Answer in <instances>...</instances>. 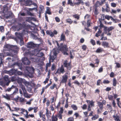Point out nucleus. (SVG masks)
I'll list each match as a JSON object with an SVG mask.
<instances>
[{"label": "nucleus", "mask_w": 121, "mask_h": 121, "mask_svg": "<svg viewBox=\"0 0 121 121\" xmlns=\"http://www.w3.org/2000/svg\"><path fill=\"white\" fill-rule=\"evenodd\" d=\"M55 42L57 44L58 49L60 51L63 52L64 54L68 55V54L67 52L68 51L69 49L67 45H63V43H61L59 45L57 41H56Z\"/></svg>", "instance_id": "nucleus-1"}, {"label": "nucleus", "mask_w": 121, "mask_h": 121, "mask_svg": "<svg viewBox=\"0 0 121 121\" xmlns=\"http://www.w3.org/2000/svg\"><path fill=\"white\" fill-rule=\"evenodd\" d=\"M29 55L30 56H35L40 57H43L44 56V54L42 52H38L37 50L36 49H34L33 50L29 52Z\"/></svg>", "instance_id": "nucleus-2"}, {"label": "nucleus", "mask_w": 121, "mask_h": 121, "mask_svg": "<svg viewBox=\"0 0 121 121\" xmlns=\"http://www.w3.org/2000/svg\"><path fill=\"white\" fill-rule=\"evenodd\" d=\"M12 90H14L13 93L10 95V96L12 98L14 97V95H16L18 90V88L16 86L12 85L10 88H8L6 90V91L10 92Z\"/></svg>", "instance_id": "nucleus-3"}, {"label": "nucleus", "mask_w": 121, "mask_h": 121, "mask_svg": "<svg viewBox=\"0 0 121 121\" xmlns=\"http://www.w3.org/2000/svg\"><path fill=\"white\" fill-rule=\"evenodd\" d=\"M10 75L14 74L16 76L21 75L22 73L21 71H18L17 69H12L8 71Z\"/></svg>", "instance_id": "nucleus-4"}, {"label": "nucleus", "mask_w": 121, "mask_h": 121, "mask_svg": "<svg viewBox=\"0 0 121 121\" xmlns=\"http://www.w3.org/2000/svg\"><path fill=\"white\" fill-rule=\"evenodd\" d=\"M98 1H97L96 3L94 5L93 10L94 11V13L96 18H97V15L98 14Z\"/></svg>", "instance_id": "nucleus-5"}, {"label": "nucleus", "mask_w": 121, "mask_h": 121, "mask_svg": "<svg viewBox=\"0 0 121 121\" xmlns=\"http://www.w3.org/2000/svg\"><path fill=\"white\" fill-rule=\"evenodd\" d=\"M16 37L14 38L15 40L17 42L19 40L23 39V34L22 33L16 32L15 33Z\"/></svg>", "instance_id": "nucleus-6"}, {"label": "nucleus", "mask_w": 121, "mask_h": 121, "mask_svg": "<svg viewBox=\"0 0 121 121\" xmlns=\"http://www.w3.org/2000/svg\"><path fill=\"white\" fill-rule=\"evenodd\" d=\"M20 87L23 91V95L25 97L27 98H30V95H29L28 94L27 92L26 91L24 86L22 85Z\"/></svg>", "instance_id": "nucleus-7"}, {"label": "nucleus", "mask_w": 121, "mask_h": 121, "mask_svg": "<svg viewBox=\"0 0 121 121\" xmlns=\"http://www.w3.org/2000/svg\"><path fill=\"white\" fill-rule=\"evenodd\" d=\"M53 55L52 56L50 55L49 60L52 62H53L54 60L57 58V53L56 51H55L53 52Z\"/></svg>", "instance_id": "nucleus-8"}, {"label": "nucleus", "mask_w": 121, "mask_h": 121, "mask_svg": "<svg viewBox=\"0 0 121 121\" xmlns=\"http://www.w3.org/2000/svg\"><path fill=\"white\" fill-rule=\"evenodd\" d=\"M63 64L64 67H66L67 69L70 70L71 69L72 67L71 62L68 63L67 60H65L64 61Z\"/></svg>", "instance_id": "nucleus-9"}, {"label": "nucleus", "mask_w": 121, "mask_h": 121, "mask_svg": "<svg viewBox=\"0 0 121 121\" xmlns=\"http://www.w3.org/2000/svg\"><path fill=\"white\" fill-rule=\"evenodd\" d=\"M25 3L26 6H30L32 5L34 6H36V4L31 0H26L25 2Z\"/></svg>", "instance_id": "nucleus-10"}, {"label": "nucleus", "mask_w": 121, "mask_h": 121, "mask_svg": "<svg viewBox=\"0 0 121 121\" xmlns=\"http://www.w3.org/2000/svg\"><path fill=\"white\" fill-rule=\"evenodd\" d=\"M65 72L63 65H61V66L60 67L57 69V71L55 73V74H56L57 73L59 74H60L61 73H63Z\"/></svg>", "instance_id": "nucleus-11"}, {"label": "nucleus", "mask_w": 121, "mask_h": 121, "mask_svg": "<svg viewBox=\"0 0 121 121\" xmlns=\"http://www.w3.org/2000/svg\"><path fill=\"white\" fill-rule=\"evenodd\" d=\"M26 70L28 72L29 75H32L33 74L34 72L35 69L33 67H27L26 68Z\"/></svg>", "instance_id": "nucleus-12"}, {"label": "nucleus", "mask_w": 121, "mask_h": 121, "mask_svg": "<svg viewBox=\"0 0 121 121\" xmlns=\"http://www.w3.org/2000/svg\"><path fill=\"white\" fill-rule=\"evenodd\" d=\"M107 28V26H104L101 22L100 21L99 28V34L101 33L102 32L103 28L104 29V30L105 31Z\"/></svg>", "instance_id": "nucleus-13"}, {"label": "nucleus", "mask_w": 121, "mask_h": 121, "mask_svg": "<svg viewBox=\"0 0 121 121\" xmlns=\"http://www.w3.org/2000/svg\"><path fill=\"white\" fill-rule=\"evenodd\" d=\"M92 23L91 22V21L90 20H87L86 22V25L87 27H86V26L84 27V29L86 30L87 31L91 32V30L90 29L88 28L90 27L91 26V24Z\"/></svg>", "instance_id": "nucleus-14"}, {"label": "nucleus", "mask_w": 121, "mask_h": 121, "mask_svg": "<svg viewBox=\"0 0 121 121\" xmlns=\"http://www.w3.org/2000/svg\"><path fill=\"white\" fill-rule=\"evenodd\" d=\"M22 61L23 64L25 65H29L30 63V61L27 58L25 57L23 58Z\"/></svg>", "instance_id": "nucleus-15"}, {"label": "nucleus", "mask_w": 121, "mask_h": 121, "mask_svg": "<svg viewBox=\"0 0 121 121\" xmlns=\"http://www.w3.org/2000/svg\"><path fill=\"white\" fill-rule=\"evenodd\" d=\"M68 77L66 74H64L62 76V79L61 82L62 83H66L67 81Z\"/></svg>", "instance_id": "nucleus-16"}, {"label": "nucleus", "mask_w": 121, "mask_h": 121, "mask_svg": "<svg viewBox=\"0 0 121 121\" xmlns=\"http://www.w3.org/2000/svg\"><path fill=\"white\" fill-rule=\"evenodd\" d=\"M73 2L75 5H79L80 4L83 5L84 4L82 0H74Z\"/></svg>", "instance_id": "nucleus-17"}, {"label": "nucleus", "mask_w": 121, "mask_h": 121, "mask_svg": "<svg viewBox=\"0 0 121 121\" xmlns=\"http://www.w3.org/2000/svg\"><path fill=\"white\" fill-rule=\"evenodd\" d=\"M27 47L28 48H33L36 47V45L32 42H28L27 43Z\"/></svg>", "instance_id": "nucleus-18"}, {"label": "nucleus", "mask_w": 121, "mask_h": 121, "mask_svg": "<svg viewBox=\"0 0 121 121\" xmlns=\"http://www.w3.org/2000/svg\"><path fill=\"white\" fill-rule=\"evenodd\" d=\"M86 102L87 103V105H90V106H93V107L95 106L94 104V102L93 100L91 101L90 100H86Z\"/></svg>", "instance_id": "nucleus-19"}, {"label": "nucleus", "mask_w": 121, "mask_h": 121, "mask_svg": "<svg viewBox=\"0 0 121 121\" xmlns=\"http://www.w3.org/2000/svg\"><path fill=\"white\" fill-rule=\"evenodd\" d=\"M59 41H66L65 36L64 34V33H62L61 35Z\"/></svg>", "instance_id": "nucleus-20"}, {"label": "nucleus", "mask_w": 121, "mask_h": 121, "mask_svg": "<svg viewBox=\"0 0 121 121\" xmlns=\"http://www.w3.org/2000/svg\"><path fill=\"white\" fill-rule=\"evenodd\" d=\"M58 119L56 115L53 114L51 117V121H58Z\"/></svg>", "instance_id": "nucleus-21"}, {"label": "nucleus", "mask_w": 121, "mask_h": 121, "mask_svg": "<svg viewBox=\"0 0 121 121\" xmlns=\"http://www.w3.org/2000/svg\"><path fill=\"white\" fill-rule=\"evenodd\" d=\"M46 112L45 114L46 115L47 118H49L50 117V116L51 115V112L49 111L48 108H46Z\"/></svg>", "instance_id": "nucleus-22"}, {"label": "nucleus", "mask_w": 121, "mask_h": 121, "mask_svg": "<svg viewBox=\"0 0 121 121\" xmlns=\"http://www.w3.org/2000/svg\"><path fill=\"white\" fill-rule=\"evenodd\" d=\"M39 13L40 14L42 13L43 12V11L44 10V7L42 5H40L39 7Z\"/></svg>", "instance_id": "nucleus-23"}, {"label": "nucleus", "mask_w": 121, "mask_h": 121, "mask_svg": "<svg viewBox=\"0 0 121 121\" xmlns=\"http://www.w3.org/2000/svg\"><path fill=\"white\" fill-rule=\"evenodd\" d=\"M114 29V27L111 26L107 28L106 29V30H105V31L106 32V33H107V32H109L110 31Z\"/></svg>", "instance_id": "nucleus-24"}, {"label": "nucleus", "mask_w": 121, "mask_h": 121, "mask_svg": "<svg viewBox=\"0 0 121 121\" xmlns=\"http://www.w3.org/2000/svg\"><path fill=\"white\" fill-rule=\"evenodd\" d=\"M18 77H16L15 76H12L11 78V80L12 82L16 81Z\"/></svg>", "instance_id": "nucleus-25"}, {"label": "nucleus", "mask_w": 121, "mask_h": 121, "mask_svg": "<svg viewBox=\"0 0 121 121\" xmlns=\"http://www.w3.org/2000/svg\"><path fill=\"white\" fill-rule=\"evenodd\" d=\"M105 5L106 7L105 9V10L107 12H109L110 10V8L109 7V4L108 3H107Z\"/></svg>", "instance_id": "nucleus-26"}, {"label": "nucleus", "mask_w": 121, "mask_h": 121, "mask_svg": "<svg viewBox=\"0 0 121 121\" xmlns=\"http://www.w3.org/2000/svg\"><path fill=\"white\" fill-rule=\"evenodd\" d=\"M33 86L35 87V90H36L39 87L41 86V85L39 84H38L37 85L35 86V83H33Z\"/></svg>", "instance_id": "nucleus-27"}, {"label": "nucleus", "mask_w": 121, "mask_h": 121, "mask_svg": "<svg viewBox=\"0 0 121 121\" xmlns=\"http://www.w3.org/2000/svg\"><path fill=\"white\" fill-rule=\"evenodd\" d=\"M71 107L74 110H78V108L74 104H72L71 105Z\"/></svg>", "instance_id": "nucleus-28"}, {"label": "nucleus", "mask_w": 121, "mask_h": 121, "mask_svg": "<svg viewBox=\"0 0 121 121\" xmlns=\"http://www.w3.org/2000/svg\"><path fill=\"white\" fill-rule=\"evenodd\" d=\"M3 97L7 100H10V97L11 98L10 96V95H9L8 94H6V95H3Z\"/></svg>", "instance_id": "nucleus-29"}, {"label": "nucleus", "mask_w": 121, "mask_h": 121, "mask_svg": "<svg viewBox=\"0 0 121 121\" xmlns=\"http://www.w3.org/2000/svg\"><path fill=\"white\" fill-rule=\"evenodd\" d=\"M68 4H69L71 6H74V3H73L71 0H68L67 3Z\"/></svg>", "instance_id": "nucleus-30"}, {"label": "nucleus", "mask_w": 121, "mask_h": 121, "mask_svg": "<svg viewBox=\"0 0 121 121\" xmlns=\"http://www.w3.org/2000/svg\"><path fill=\"white\" fill-rule=\"evenodd\" d=\"M102 45L104 46L108 47V43L106 42L103 41L102 42Z\"/></svg>", "instance_id": "nucleus-31"}, {"label": "nucleus", "mask_w": 121, "mask_h": 121, "mask_svg": "<svg viewBox=\"0 0 121 121\" xmlns=\"http://www.w3.org/2000/svg\"><path fill=\"white\" fill-rule=\"evenodd\" d=\"M104 33H102V34H101V38L100 39L101 40H104L107 39V38H106V37H104Z\"/></svg>", "instance_id": "nucleus-32"}, {"label": "nucleus", "mask_w": 121, "mask_h": 121, "mask_svg": "<svg viewBox=\"0 0 121 121\" xmlns=\"http://www.w3.org/2000/svg\"><path fill=\"white\" fill-rule=\"evenodd\" d=\"M24 24H22L20 23H18V26L19 28V30H21L22 29H23Z\"/></svg>", "instance_id": "nucleus-33"}, {"label": "nucleus", "mask_w": 121, "mask_h": 121, "mask_svg": "<svg viewBox=\"0 0 121 121\" xmlns=\"http://www.w3.org/2000/svg\"><path fill=\"white\" fill-rule=\"evenodd\" d=\"M12 55L13 56L17 53L18 51L17 50H15L13 49H12Z\"/></svg>", "instance_id": "nucleus-34"}, {"label": "nucleus", "mask_w": 121, "mask_h": 121, "mask_svg": "<svg viewBox=\"0 0 121 121\" xmlns=\"http://www.w3.org/2000/svg\"><path fill=\"white\" fill-rule=\"evenodd\" d=\"M51 9L49 7H47V11L46 12V13L49 14L50 15L52 14L51 12H50Z\"/></svg>", "instance_id": "nucleus-35"}, {"label": "nucleus", "mask_w": 121, "mask_h": 121, "mask_svg": "<svg viewBox=\"0 0 121 121\" xmlns=\"http://www.w3.org/2000/svg\"><path fill=\"white\" fill-rule=\"evenodd\" d=\"M57 87L55 83H54L52 86H50V88L51 90H53L54 89V88H57Z\"/></svg>", "instance_id": "nucleus-36"}, {"label": "nucleus", "mask_w": 121, "mask_h": 121, "mask_svg": "<svg viewBox=\"0 0 121 121\" xmlns=\"http://www.w3.org/2000/svg\"><path fill=\"white\" fill-rule=\"evenodd\" d=\"M73 17L75 18L78 20L79 19L80 16L78 14H76L73 15Z\"/></svg>", "instance_id": "nucleus-37"}, {"label": "nucleus", "mask_w": 121, "mask_h": 121, "mask_svg": "<svg viewBox=\"0 0 121 121\" xmlns=\"http://www.w3.org/2000/svg\"><path fill=\"white\" fill-rule=\"evenodd\" d=\"M23 83L26 86H29L30 85L31 83L30 82L26 81H25Z\"/></svg>", "instance_id": "nucleus-38"}, {"label": "nucleus", "mask_w": 121, "mask_h": 121, "mask_svg": "<svg viewBox=\"0 0 121 121\" xmlns=\"http://www.w3.org/2000/svg\"><path fill=\"white\" fill-rule=\"evenodd\" d=\"M73 83L77 85L78 86L80 87L81 86V85L80 83L78 82V81L77 80H75L73 82Z\"/></svg>", "instance_id": "nucleus-39"}, {"label": "nucleus", "mask_w": 121, "mask_h": 121, "mask_svg": "<svg viewBox=\"0 0 121 121\" xmlns=\"http://www.w3.org/2000/svg\"><path fill=\"white\" fill-rule=\"evenodd\" d=\"M113 117L116 121H120L119 117L117 116H113Z\"/></svg>", "instance_id": "nucleus-40"}, {"label": "nucleus", "mask_w": 121, "mask_h": 121, "mask_svg": "<svg viewBox=\"0 0 121 121\" xmlns=\"http://www.w3.org/2000/svg\"><path fill=\"white\" fill-rule=\"evenodd\" d=\"M56 115L57 117L58 118V117L59 119H62V114L58 113L56 114Z\"/></svg>", "instance_id": "nucleus-41"}, {"label": "nucleus", "mask_w": 121, "mask_h": 121, "mask_svg": "<svg viewBox=\"0 0 121 121\" xmlns=\"http://www.w3.org/2000/svg\"><path fill=\"white\" fill-rule=\"evenodd\" d=\"M25 99L24 98H23L22 97H19V101L21 103L24 102L25 101Z\"/></svg>", "instance_id": "nucleus-42"}, {"label": "nucleus", "mask_w": 121, "mask_h": 121, "mask_svg": "<svg viewBox=\"0 0 121 121\" xmlns=\"http://www.w3.org/2000/svg\"><path fill=\"white\" fill-rule=\"evenodd\" d=\"M4 56L2 53H0V60H3Z\"/></svg>", "instance_id": "nucleus-43"}, {"label": "nucleus", "mask_w": 121, "mask_h": 121, "mask_svg": "<svg viewBox=\"0 0 121 121\" xmlns=\"http://www.w3.org/2000/svg\"><path fill=\"white\" fill-rule=\"evenodd\" d=\"M33 39L35 40H38L39 41H40L41 40L40 38H38L37 36L34 35V34H33Z\"/></svg>", "instance_id": "nucleus-44"}, {"label": "nucleus", "mask_w": 121, "mask_h": 121, "mask_svg": "<svg viewBox=\"0 0 121 121\" xmlns=\"http://www.w3.org/2000/svg\"><path fill=\"white\" fill-rule=\"evenodd\" d=\"M23 27V29L27 30L29 28V27L28 25H26L25 23V24H24Z\"/></svg>", "instance_id": "nucleus-45"}, {"label": "nucleus", "mask_w": 121, "mask_h": 121, "mask_svg": "<svg viewBox=\"0 0 121 121\" xmlns=\"http://www.w3.org/2000/svg\"><path fill=\"white\" fill-rule=\"evenodd\" d=\"M38 107L37 106H36L33 107V109L34 110V113H36L38 111Z\"/></svg>", "instance_id": "nucleus-46"}, {"label": "nucleus", "mask_w": 121, "mask_h": 121, "mask_svg": "<svg viewBox=\"0 0 121 121\" xmlns=\"http://www.w3.org/2000/svg\"><path fill=\"white\" fill-rule=\"evenodd\" d=\"M117 83V81L116 80L115 78H114L113 79V85L114 86H116Z\"/></svg>", "instance_id": "nucleus-47"}, {"label": "nucleus", "mask_w": 121, "mask_h": 121, "mask_svg": "<svg viewBox=\"0 0 121 121\" xmlns=\"http://www.w3.org/2000/svg\"><path fill=\"white\" fill-rule=\"evenodd\" d=\"M106 0H100L99 2V4L101 6L104 3Z\"/></svg>", "instance_id": "nucleus-48"}, {"label": "nucleus", "mask_w": 121, "mask_h": 121, "mask_svg": "<svg viewBox=\"0 0 121 121\" xmlns=\"http://www.w3.org/2000/svg\"><path fill=\"white\" fill-rule=\"evenodd\" d=\"M82 48L83 51H85L87 48L86 45H84L82 46Z\"/></svg>", "instance_id": "nucleus-49"}, {"label": "nucleus", "mask_w": 121, "mask_h": 121, "mask_svg": "<svg viewBox=\"0 0 121 121\" xmlns=\"http://www.w3.org/2000/svg\"><path fill=\"white\" fill-rule=\"evenodd\" d=\"M27 88V90L29 91H31L32 89V86L31 84L29 86H26Z\"/></svg>", "instance_id": "nucleus-50"}, {"label": "nucleus", "mask_w": 121, "mask_h": 121, "mask_svg": "<svg viewBox=\"0 0 121 121\" xmlns=\"http://www.w3.org/2000/svg\"><path fill=\"white\" fill-rule=\"evenodd\" d=\"M43 110H40L39 113V114L40 118H41V117L42 116V115H44L43 114Z\"/></svg>", "instance_id": "nucleus-51"}, {"label": "nucleus", "mask_w": 121, "mask_h": 121, "mask_svg": "<svg viewBox=\"0 0 121 121\" xmlns=\"http://www.w3.org/2000/svg\"><path fill=\"white\" fill-rule=\"evenodd\" d=\"M6 5H5L3 7V10L4 11H5L6 12H8V7L6 6Z\"/></svg>", "instance_id": "nucleus-52"}, {"label": "nucleus", "mask_w": 121, "mask_h": 121, "mask_svg": "<svg viewBox=\"0 0 121 121\" xmlns=\"http://www.w3.org/2000/svg\"><path fill=\"white\" fill-rule=\"evenodd\" d=\"M28 32V30H24L22 32V34H23H23H27Z\"/></svg>", "instance_id": "nucleus-53"}, {"label": "nucleus", "mask_w": 121, "mask_h": 121, "mask_svg": "<svg viewBox=\"0 0 121 121\" xmlns=\"http://www.w3.org/2000/svg\"><path fill=\"white\" fill-rule=\"evenodd\" d=\"M66 22L70 24H71L73 22L72 21L70 18L67 19L66 20Z\"/></svg>", "instance_id": "nucleus-54"}, {"label": "nucleus", "mask_w": 121, "mask_h": 121, "mask_svg": "<svg viewBox=\"0 0 121 121\" xmlns=\"http://www.w3.org/2000/svg\"><path fill=\"white\" fill-rule=\"evenodd\" d=\"M87 107V105L86 104H84L83 105V106L82 107V108L83 110H84L86 109Z\"/></svg>", "instance_id": "nucleus-55"}, {"label": "nucleus", "mask_w": 121, "mask_h": 121, "mask_svg": "<svg viewBox=\"0 0 121 121\" xmlns=\"http://www.w3.org/2000/svg\"><path fill=\"white\" fill-rule=\"evenodd\" d=\"M59 13H61L63 12V8L62 6H61L59 7Z\"/></svg>", "instance_id": "nucleus-56"}, {"label": "nucleus", "mask_w": 121, "mask_h": 121, "mask_svg": "<svg viewBox=\"0 0 121 121\" xmlns=\"http://www.w3.org/2000/svg\"><path fill=\"white\" fill-rule=\"evenodd\" d=\"M4 81L7 82L9 80V76L8 75H5L4 77Z\"/></svg>", "instance_id": "nucleus-57"}, {"label": "nucleus", "mask_w": 121, "mask_h": 121, "mask_svg": "<svg viewBox=\"0 0 121 121\" xmlns=\"http://www.w3.org/2000/svg\"><path fill=\"white\" fill-rule=\"evenodd\" d=\"M51 62H52V61H50V60H49V63H48L46 64V67H50L51 65Z\"/></svg>", "instance_id": "nucleus-58"}, {"label": "nucleus", "mask_w": 121, "mask_h": 121, "mask_svg": "<svg viewBox=\"0 0 121 121\" xmlns=\"http://www.w3.org/2000/svg\"><path fill=\"white\" fill-rule=\"evenodd\" d=\"M98 117V116L95 115L91 119L92 120H95L97 119Z\"/></svg>", "instance_id": "nucleus-59"}, {"label": "nucleus", "mask_w": 121, "mask_h": 121, "mask_svg": "<svg viewBox=\"0 0 121 121\" xmlns=\"http://www.w3.org/2000/svg\"><path fill=\"white\" fill-rule=\"evenodd\" d=\"M22 78H20L18 77L16 81H17L18 83H22Z\"/></svg>", "instance_id": "nucleus-60"}, {"label": "nucleus", "mask_w": 121, "mask_h": 121, "mask_svg": "<svg viewBox=\"0 0 121 121\" xmlns=\"http://www.w3.org/2000/svg\"><path fill=\"white\" fill-rule=\"evenodd\" d=\"M19 98V97L18 96H17L15 98H13V100L15 101L16 102H18V100Z\"/></svg>", "instance_id": "nucleus-61"}, {"label": "nucleus", "mask_w": 121, "mask_h": 121, "mask_svg": "<svg viewBox=\"0 0 121 121\" xmlns=\"http://www.w3.org/2000/svg\"><path fill=\"white\" fill-rule=\"evenodd\" d=\"M56 67L55 66V64H53L52 66L51 67V70L52 71H54L55 69L56 68Z\"/></svg>", "instance_id": "nucleus-62"}, {"label": "nucleus", "mask_w": 121, "mask_h": 121, "mask_svg": "<svg viewBox=\"0 0 121 121\" xmlns=\"http://www.w3.org/2000/svg\"><path fill=\"white\" fill-rule=\"evenodd\" d=\"M0 31L1 32H3L4 31V27L3 26H0Z\"/></svg>", "instance_id": "nucleus-63"}, {"label": "nucleus", "mask_w": 121, "mask_h": 121, "mask_svg": "<svg viewBox=\"0 0 121 121\" xmlns=\"http://www.w3.org/2000/svg\"><path fill=\"white\" fill-rule=\"evenodd\" d=\"M67 121H74V118L73 117H70L67 119Z\"/></svg>", "instance_id": "nucleus-64"}]
</instances>
